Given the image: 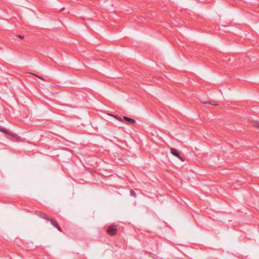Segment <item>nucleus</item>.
Returning a JSON list of instances; mask_svg holds the SVG:
<instances>
[{
  "label": "nucleus",
  "instance_id": "1",
  "mask_svg": "<svg viewBox=\"0 0 259 259\" xmlns=\"http://www.w3.org/2000/svg\"><path fill=\"white\" fill-rule=\"evenodd\" d=\"M0 132L6 135L11 136L12 137V139H11V140L12 141L15 142H18L21 141V138L17 134L11 133L9 130L4 127H0Z\"/></svg>",
  "mask_w": 259,
  "mask_h": 259
},
{
  "label": "nucleus",
  "instance_id": "2",
  "mask_svg": "<svg viewBox=\"0 0 259 259\" xmlns=\"http://www.w3.org/2000/svg\"><path fill=\"white\" fill-rule=\"evenodd\" d=\"M107 233L110 236L115 235L117 233V230L115 226H109L106 230Z\"/></svg>",
  "mask_w": 259,
  "mask_h": 259
},
{
  "label": "nucleus",
  "instance_id": "3",
  "mask_svg": "<svg viewBox=\"0 0 259 259\" xmlns=\"http://www.w3.org/2000/svg\"><path fill=\"white\" fill-rule=\"evenodd\" d=\"M35 214L40 218H41L47 221L50 220V218L48 217V215L41 211H35Z\"/></svg>",
  "mask_w": 259,
  "mask_h": 259
},
{
  "label": "nucleus",
  "instance_id": "4",
  "mask_svg": "<svg viewBox=\"0 0 259 259\" xmlns=\"http://www.w3.org/2000/svg\"><path fill=\"white\" fill-rule=\"evenodd\" d=\"M48 221H50V223H51V224L54 227H55L59 231H60L61 232H62V230L61 228L59 226V225H58V223L56 221H54L53 219H50V220H48Z\"/></svg>",
  "mask_w": 259,
  "mask_h": 259
},
{
  "label": "nucleus",
  "instance_id": "5",
  "mask_svg": "<svg viewBox=\"0 0 259 259\" xmlns=\"http://www.w3.org/2000/svg\"><path fill=\"white\" fill-rule=\"evenodd\" d=\"M170 152L171 153L174 155V156H176L177 157H178L179 156H180V152L178 151V150L175 148H172L170 149Z\"/></svg>",
  "mask_w": 259,
  "mask_h": 259
},
{
  "label": "nucleus",
  "instance_id": "6",
  "mask_svg": "<svg viewBox=\"0 0 259 259\" xmlns=\"http://www.w3.org/2000/svg\"><path fill=\"white\" fill-rule=\"evenodd\" d=\"M123 119L128 122L129 123H135L136 122V120L134 119H132V118H131L130 117H128L127 116H124L123 117Z\"/></svg>",
  "mask_w": 259,
  "mask_h": 259
},
{
  "label": "nucleus",
  "instance_id": "7",
  "mask_svg": "<svg viewBox=\"0 0 259 259\" xmlns=\"http://www.w3.org/2000/svg\"><path fill=\"white\" fill-rule=\"evenodd\" d=\"M252 124L253 126L259 128V121H253L252 123Z\"/></svg>",
  "mask_w": 259,
  "mask_h": 259
},
{
  "label": "nucleus",
  "instance_id": "8",
  "mask_svg": "<svg viewBox=\"0 0 259 259\" xmlns=\"http://www.w3.org/2000/svg\"><path fill=\"white\" fill-rule=\"evenodd\" d=\"M202 102L204 104H210V105H212L213 106H218L219 105V104H217V103L214 104V103H211L210 101H208V102L202 101Z\"/></svg>",
  "mask_w": 259,
  "mask_h": 259
},
{
  "label": "nucleus",
  "instance_id": "9",
  "mask_svg": "<svg viewBox=\"0 0 259 259\" xmlns=\"http://www.w3.org/2000/svg\"><path fill=\"white\" fill-rule=\"evenodd\" d=\"M130 194L133 197H136V193L133 190H131Z\"/></svg>",
  "mask_w": 259,
  "mask_h": 259
},
{
  "label": "nucleus",
  "instance_id": "10",
  "mask_svg": "<svg viewBox=\"0 0 259 259\" xmlns=\"http://www.w3.org/2000/svg\"><path fill=\"white\" fill-rule=\"evenodd\" d=\"M113 117L114 118L117 119L118 120H119L120 121H121V122H123V119L121 117H119V116H118L117 115H113Z\"/></svg>",
  "mask_w": 259,
  "mask_h": 259
},
{
  "label": "nucleus",
  "instance_id": "11",
  "mask_svg": "<svg viewBox=\"0 0 259 259\" xmlns=\"http://www.w3.org/2000/svg\"><path fill=\"white\" fill-rule=\"evenodd\" d=\"M33 75L36 76V77H37L38 78H39V79H41V80H45V79L42 77L41 76H38V75H37L36 74H32Z\"/></svg>",
  "mask_w": 259,
  "mask_h": 259
},
{
  "label": "nucleus",
  "instance_id": "12",
  "mask_svg": "<svg viewBox=\"0 0 259 259\" xmlns=\"http://www.w3.org/2000/svg\"><path fill=\"white\" fill-rule=\"evenodd\" d=\"M17 36L19 38H20V39H23L24 38V36L23 35H17Z\"/></svg>",
  "mask_w": 259,
  "mask_h": 259
},
{
  "label": "nucleus",
  "instance_id": "13",
  "mask_svg": "<svg viewBox=\"0 0 259 259\" xmlns=\"http://www.w3.org/2000/svg\"><path fill=\"white\" fill-rule=\"evenodd\" d=\"M180 160H181L182 161H185V159L182 158L180 155L179 156V157H178Z\"/></svg>",
  "mask_w": 259,
  "mask_h": 259
},
{
  "label": "nucleus",
  "instance_id": "14",
  "mask_svg": "<svg viewBox=\"0 0 259 259\" xmlns=\"http://www.w3.org/2000/svg\"><path fill=\"white\" fill-rule=\"evenodd\" d=\"M64 9H65V8H64V7H63L62 9H61V11H63V10H64Z\"/></svg>",
  "mask_w": 259,
  "mask_h": 259
}]
</instances>
